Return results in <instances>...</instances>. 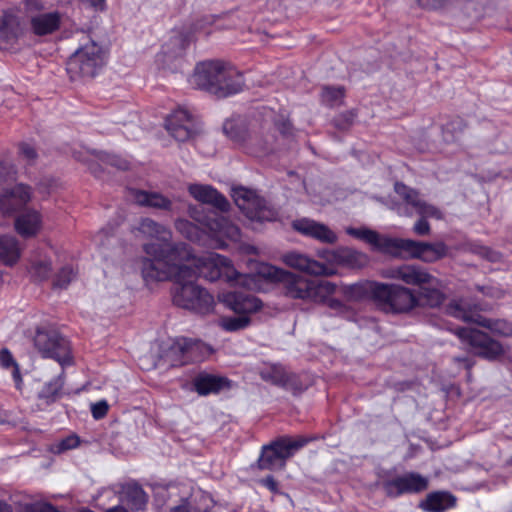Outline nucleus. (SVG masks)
Masks as SVG:
<instances>
[{
    "label": "nucleus",
    "mask_w": 512,
    "mask_h": 512,
    "mask_svg": "<svg viewBox=\"0 0 512 512\" xmlns=\"http://www.w3.org/2000/svg\"><path fill=\"white\" fill-rule=\"evenodd\" d=\"M189 260H147L143 269V279L146 284L173 280L172 299L175 305L199 314L211 313L215 305L214 298L195 282L196 271L185 263Z\"/></svg>",
    "instance_id": "f257e3e1"
},
{
    "label": "nucleus",
    "mask_w": 512,
    "mask_h": 512,
    "mask_svg": "<svg viewBox=\"0 0 512 512\" xmlns=\"http://www.w3.org/2000/svg\"><path fill=\"white\" fill-rule=\"evenodd\" d=\"M189 215L203 227L204 231L185 219H178L175 222V228L185 238L193 242H201L203 235L207 234L211 246L223 249L227 246L226 240L237 242L240 239L241 233L238 226L231 223L224 216L218 215L215 211H206L201 206H191Z\"/></svg>",
    "instance_id": "f03ea898"
},
{
    "label": "nucleus",
    "mask_w": 512,
    "mask_h": 512,
    "mask_svg": "<svg viewBox=\"0 0 512 512\" xmlns=\"http://www.w3.org/2000/svg\"><path fill=\"white\" fill-rule=\"evenodd\" d=\"M190 85L217 97H228L239 93L244 85L242 75L233 67L218 61L198 63L189 78Z\"/></svg>",
    "instance_id": "7ed1b4c3"
},
{
    "label": "nucleus",
    "mask_w": 512,
    "mask_h": 512,
    "mask_svg": "<svg viewBox=\"0 0 512 512\" xmlns=\"http://www.w3.org/2000/svg\"><path fill=\"white\" fill-rule=\"evenodd\" d=\"M286 297L315 303L324 300L329 294H341L347 301L354 298L356 286L338 285L324 279H313L290 271H286L281 282Z\"/></svg>",
    "instance_id": "20e7f679"
},
{
    "label": "nucleus",
    "mask_w": 512,
    "mask_h": 512,
    "mask_svg": "<svg viewBox=\"0 0 512 512\" xmlns=\"http://www.w3.org/2000/svg\"><path fill=\"white\" fill-rule=\"evenodd\" d=\"M138 231L143 235L156 239L158 242L146 243L143 246V250L146 257L141 259V274L143 275V269L145 261L150 260L158 262V259H162L163 262H172L174 260H187L192 256L191 248L185 243L172 244L171 238L172 233L165 226L155 222L150 218H143L139 222Z\"/></svg>",
    "instance_id": "39448f33"
},
{
    "label": "nucleus",
    "mask_w": 512,
    "mask_h": 512,
    "mask_svg": "<svg viewBox=\"0 0 512 512\" xmlns=\"http://www.w3.org/2000/svg\"><path fill=\"white\" fill-rule=\"evenodd\" d=\"M371 246L379 252L392 256L410 257L428 263L445 257L448 251L443 242H419L411 239L392 238L379 233Z\"/></svg>",
    "instance_id": "423d86ee"
},
{
    "label": "nucleus",
    "mask_w": 512,
    "mask_h": 512,
    "mask_svg": "<svg viewBox=\"0 0 512 512\" xmlns=\"http://www.w3.org/2000/svg\"><path fill=\"white\" fill-rule=\"evenodd\" d=\"M200 276L209 281L223 278L233 285H239L252 289L255 283V276L252 274H241L237 272L228 258L218 253L210 252L202 257L192 254L189 261L185 262Z\"/></svg>",
    "instance_id": "0eeeda50"
},
{
    "label": "nucleus",
    "mask_w": 512,
    "mask_h": 512,
    "mask_svg": "<svg viewBox=\"0 0 512 512\" xmlns=\"http://www.w3.org/2000/svg\"><path fill=\"white\" fill-rule=\"evenodd\" d=\"M385 277L401 280L408 285L419 286L418 304L437 307L444 301L439 280L426 269L416 265H402L385 272Z\"/></svg>",
    "instance_id": "6e6552de"
},
{
    "label": "nucleus",
    "mask_w": 512,
    "mask_h": 512,
    "mask_svg": "<svg viewBox=\"0 0 512 512\" xmlns=\"http://www.w3.org/2000/svg\"><path fill=\"white\" fill-rule=\"evenodd\" d=\"M106 62L107 51L97 42L87 38L70 56L67 72L71 79L92 78L98 74Z\"/></svg>",
    "instance_id": "1a4fd4ad"
},
{
    "label": "nucleus",
    "mask_w": 512,
    "mask_h": 512,
    "mask_svg": "<svg viewBox=\"0 0 512 512\" xmlns=\"http://www.w3.org/2000/svg\"><path fill=\"white\" fill-rule=\"evenodd\" d=\"M372 296L386 312H408L418 305L417 296L410 289L394 284H375Z\"/></svg>",
    "instance_id": "9d476101"
},
{
    "label": "nucleus",
    "mask_w": 512,
    "mask_h": 512,
    "mask_svg": "<svg viewBox=\"0 0 512 512\" xmlns=\"http://www.w3.org/2000/svg\"><path fill=\"white\" fill-rule=\"evenodd\" d=\"M336 254L337 249L335 250H328V249H322L317 252L318 257L323 259L325 262H319L310 256L292 251L289 253H286L283 256V262L295 269L299 270L301 272H304L309 275L313 276H323V277H330L336 274V270L334 269V263L336 260Z\"/></svg>",
    "instance_id": "9b49d317"
},
{
    "label": "nucleus",
    "mask_w": 512,
    "mask_h": 512,
    "mask_svg": "<svg viewBox=\"0 0 512 512\" xmlns=\"http://www.w3.org/2000/svg\"><path fill=\"white\" fill-rule=\"evenodd\" d=\"M446 312L457 319L486 328L498 336H512V323L504 319L487 318L468 307L466 301L462 299L451 301L446 306Z\"/></svg>",
    "instance_id": "f8f14e48"
},
{
    "label": "nucleus",
    "mask_w": 512,
    "mask_h": 512,
    "mask_svg": "<svg viewBox=\"0 0 512 512\" xmlns=\"http://www.w3.org/2000/svg\"><path fill=\"white\" fill-rule=\"evenodd\" d=\"M305 438L282 437L262 449L259 467L265 470L283 469L286 460L307 444Z\"/></svg>",
    "instance_id": "ddd939ff"
},
{
    "label": "nucleus",
    "mask_w": 512,
    "mask_h": 512,
    "mask_svg": "<svg viewBox=\"0 0 512 512\" xmlns=\"http://www.w3.org/2000/svg\"><path fill=\"white\" fill-rule=\"evenodd\" d=\"M232 197L237 207L250 221H273L277 217L276 211L253 190L236 187L232 190Z\"/></svg>",
    "instance_id": "4468645a"
},
{
    "label": "nucleus",
    "mask_w": 512,
    "mask_h": 512,
    "mask_svg": "<svg viewBox=\"0 0 512 512\" xmlns=\"http://www.w3.org/2000/svg\"><path fill=\"white\" fill-rule=\"evenodd\" d=\"M43 0H24L23 12L29 20L30 29L37 36L56 32L61 25L62 15L58 11L44 12Z\"/></svg>",
    "instance_id": "2eb2a0df"
},
{
    "label": "nucleus",
    "mask_w": 512,
    "mask_h": 512,
    "mask_svg": "<svg viewBox=\"0 0 512 512\" xmlns=\"http://www.w3.org/2000/svg\"><path fill=\"white\" fill-rule=\"evenodd\" d=\"M34 346L44 358H52L61 366L72 364L70 343L56 331L37 329Z\"/></svg>",
    "instance_id": "dca6fc26"
},
{
    "label": "nucleus",
    "mask_w": 512,
    "mask_h": 512,
    "mask_svg": "<svg viewBox=\"0 0 512 512\" xmlns=\"http://www.w3.org/2000/svg\"><path fill=\"white\" fill-rule=\"evenodd\" d=\"M395 192L405 201V203L414 209V212L421 216V219L418 220L413 230L418 235H427L430 232V225L426 221L425 218L431 217L440 219L441 213L440 211L430 205L427 204L419 195L417 191L412 188L407 187L403 183L397 182L395 184Z\"/></svg>",
    "instance_id": "f3484780"
},
{
    "label": "nucleus",
    "mask_w": 512,
    "mask_h": 512,
    "mask_svg": "<svg viewBox=\"0 0 512 512\" xmlns=\"http://www.w3.org/2000/svg\"><path fill=\"white\" fill-rule=\"evenodd\" d=\"M456 335L463 344L469 347L471 352L483 358L494 360L504 353V348L500 342L479 330L459 328L456 330Z\"/></svg>",
    "instance_id": "a211bd4d"
},
{
    "label": "nucleus",
    "mask_w": 512,
    "mask_h": 512,
    "mask_svg": "<svg viewBox=\"0 0 512 512\" xmlns=\"http://www.w3.org/2000/svg\"><path fill=\"white\" fill-rule=\"evenodd\" d=\"M209 348L202 342L187 338L177 339L166 353L171 366H181L189 362L202 361Z\"/></svg>",
    "instance_id": "6ab92c4d"
},
{
    "label": "nucleus",
    "mask_w": 512,
    "mask_h": 512,
    "mask_svg": "<svg viewBox=\"0 0 512 512\" xmlns=\"http://www.w3.org/2000/svg\"><path fill=\"white\" fill-rule=\"evenodd\" d=\"M427 478L414 472L406 473L383 483V489L388 497L396 498L404 494H414L426 490Z\"/></svg>",
    "instance_id": "aec40b11"
},
{
    "label": "nucleus",
    "mask_w": 512,
    "mask_h": 512,
    "mask_svg": "<svg viewBox=\"0 0 512 512\" xmlns=\"http://www.w3.org/2000/svg\"><path fill=\"white\" fill-rule=\"evenodd\" d=\"M32 199V190L28 185L19 183L13 187H6L0 191V213L12 215Z\"/></svg>",
    "instance_id": "412c9836"
},
{
    "label": "nucleus",
    "mask_w": 512,
    "mask_h": 512,
    "mask_svg": "<svg viewBox=\"0 0 512 512\" xmlns=\"http://www.w3.org/2000/svg\"><path fill=\"white\" fill-rule=\"evenodd\" d=\"M165 127L176 140L186 141L192 136L195 121L188 110L178 108L166 118Z\"/></svg>",
    "instance_id": "4be33fe9"
},
{
    "label": "nucleus",
    "mask_w": 512,
    "mask_h": 512,
    "mask_svg": "<svg viewBox=\"0 0 512 512\" xmlns=\"http://www.w3.org/2000/svg\"><path fill=\"white\" fill-rule=\"evenodd\" d=\"M292 228L303 236L326 244H334L338 237L327 225L310 218H300L292 222Z\"/></svg>",
    "instance_id": "5701e85b"
},
{
    "label": "nucleus",
    "mask_w": 512,
    "mask_h": 512,
    "mask_svg": "<svg viewBox=\"0 0 512 512\" xmlns=\"http://www.w3.org/2000/svg\"><path fill=\"white\" fill-rule=\"evenodd\" d=\"M218 300L227 308L239 315L249 316L257 312L261 307V301L250 294L227 292L219 294Z\"/></svg>",
    "instance_id": "b1692460"
},
{
    "label": "nucleus",
    "mask_w": 512,
    "mask_h": 512,
    "mask_svg": "<svg viewBox=\"0 0 512 512\" xmlns=\"http://www.w3.org/2000/svg\"><path fill=\"white\" fill-rule=\"evenodd\" d=\"M43 227V216L35 209H27L14 222L15 231L23 238L35 237Z\"/></svg>",
    "instance_id": "393cba45"
},
{
    "label": "nucleus",
    "mask_w": 512,
    "mask_h": 512,
    "mask_svg": "<svg viewBox=\"0 0 512 512\" xmlns=\"http://www.w3.org/2000/svg\"><path fill=\"white\" fill-rule=\"evenodd\" d=\"M190 195L197 201L210 204L220 211H227L229 202L210 185L192 184L188 187Z\"/></svg>",
    "instance_id": "a878e982"
},
{
    "label": "nucleus",
    "mask_w": 512,
    "mask_h": 512,
    "mask_svg": "<svg viewBox=\"0 0 512 512\" xmlns=\"http://www.w3.org/2000/svg\"><path fill=\"white\" fill-rule=\"evenodd\" d=\"M193 386L199 395L205 396L230 387V381L225 377L203 372L193 379Z\"/></svg>",
    "instance_id": "bb28decb"
},
{
    "label": "nucleus",
    "mask_w": 512,
    "mask_h": 512,
    "mask_svg": "<svg viewBox=\"0 0 512 512\" xmlns=\"http://www.w3.org/2000/svg\"><path fill=\"white\" fill-rule=\"evenodd\" d=\"M22 246L19 240L10 234L0 235V262L12 267L18 263L22 255Z\"/></svg>",
    "instance_id": "cd10ccee"
},
{
    "label": "nucleus",
    "mask_w": 512,
    "mask_h": 512,
    "mask_svg": "<svg viewBox=\"0 0 512 512\" xmlns=\"http://www.w3.org/2000/svg\"><path fill=\"white\" fill-rule=\"evenodd\" d=\"M368 256L362 252L347 247L337 249L334 266H341L350 269H359L367 265Z\"/></svg>",
    "instance_id": "c85d7f7f"
},
{
    "label": "nucleus",
    "mask_w": 512,
    "mask_h": 512,
    "mask_svg": "<svg viewBox=\"0 0 512 512\" xmlns=\"http://www.w3.org/2000/svg\"><path fill=\"white\" fill-rule=\"evenodd\" d=\"M455 497L447 492H433L427 495L419 507L425 512H444L455 505Z\"/></svg>",
    "instance_id": "c756f323"
},
{
    "label": "nucleus",
    "mask_w": 512,
    "mask_h": 512,
    "mask_svg": "<svg viewBox=\"0 0 512 512\" xmlns=\"http://www.w3.org/2000/svg\"><path fill=\"white\" fill-rule=\"evenodd\" d=\"M129 197L135 203L141 206L168 210L171 207V201L163 195L156 192H147L142 190H130Z\"/></svg>",
    "instance_id": "7c9ffc66"
},
{
    "label": "nucleus",
    "mask_w": 512,
    "mask_h": 512,
    "mask_svg": "<svg viewBox=\"0 0 512 512\" xmlns=\"http://www.w3.org/2000/svg\"><path fill=\"white\" fill-rule=\"evenodd\" d=\"M123 500L132 510H142L145 508L148 497L144 490L137 484H128L123 489Z\"/></svg>",
    "instance_id": "2f4dec72"
},
{
    "label": "nucleus",
    "mask_w": 512,
    "mask_h": 512,
    "mask_svg": "<svg viewBox=\"0 0 512 512\" xmlns=\"http://www.w3.org/2000/svg\"><path fill=\"white\" fill-rule=\"evenodd\" d=\"M261 378L274 385L285 386L289 382V374L278 364H266L260 369Z\"/></svg>",
    "instance_id": "473e14b6"
},
{
    "label": "nucleus",
    "mask_w": 512,
    "mask_h": 512,
    "mask_svg": "<svg viewBox=\"0 0 512 512\" xmlns=\"http://www.w3.org/2000/svg\"><path fill=\"white\" fill-rule=\"evenodd\" d=\"M1 33L6 37H17L23 32V22L14 11H7L3 15Z\"/></svg>",
    "instance_id": "72a5a7b5"
},
{
    "label": "nucleus",
    "mask_w": 512,
    "mask_h": 512,
    "mask_svg": "<svg viewBox=\"0 0 512 512\" xmlns=\"http://www.w3.org/2000/svg\"><path fill=\"white\" fill-rule=\"evenodd\" d=\"M185 47L186 41L180 36H175L171 39L169 44L163 47L162 52L157 55V61L164 63L166 58L170 61L173 58L181 56Z\"/></svg>",
    "instance_id": "f704fd0d"
},
{
    "label": "nucleus",
    "mask_w": 512,
    "mask_h": 512,
    "mask_svg": "<svg viewBox=\"0 0 512 512\" xmlns=\"http://www.w3.org/2000/svg\"><path fill=\"white\" fill-rule=\"evenodd\" d=\"M335 294H329L324 300L315 301V304H325L335 315L346 319H352L354 312L352 308L345 302L334 298Z\"/></svg>",
    "instance_id": "c9c22d12"
},
{
    "label": "nucleus",
    "mask_w": 512,
    "mask_h": 512,
    "mask_svg": "<svg viewBox=\"0 0 512 512\" xmlns=\"http://www.w3.org/2000/svg\"><path fill=\"white\" fill-rule=\"evenodd\" d=\"M251 319L247 315L226 316L219 320V326L227 332H236L247 328Z\"/></svg>",
    "instance_id": "e433bc0d"
},
{
    "label": "nucleus",
    "mask_w": 512,
    "mask_h": 512,
    "mask_svg": "<svg viewBox=\"0 0 512 512\" xmlns=\"http://www.w3.org/2000/svg\"><path fill=\"white\" fill-rule=\"evenodd\" d=\"M286 270L275 267L268 263H258L256 266V275L263 279H267L270 281L279 282L281 284L282 279Z\"/></svg>",
    "instance_id": "4c0bfd02"
},
{
    "label": "nucleus",
    "mask_w": 512,
    "mask_h": 512,
    "mask_svg": "<svg viewBox=\"0 0 512 512\" xmlns=\"http://www.w3.org/2000/svg\"><path fill=\"white\" fill-rule=\"evenodd\" d=\"M0 365L5 369H11L13 379L17 384L21 382L19 366L8 349L0 351Z\"/></svg>",
    "instance_id": "58836bf2"
},
{
    "label": "nucleus",
    "mask_w": 512,
    "mask_h": 512,
    "mask_svg": "<svg viewBox=\"0 0 512 512\" xmlns=\"http://www.w3.org/2000/svg\"><path fill=\"white\" fill-rule=\"evenodd\" d=\"M344 96L342 87H329L326 86L322 89L321 99L322 102L329 106L338 105L341 103Z\"/></svg>",
    "instance_id": "ea45409f"
},
{
    "label": "nucleus",
    "mask_w": 512,
    "mask_h": 512,
    "mask_svg": "<svg viewBox=\"0 0 512 512\" xmlns=\"http://www.w3.org/2000/svg\"><path fill=\"white\" fill-rule=\"evenodd\" d=\"M273 143V136L269 135L265 138V140L260 142V140L257 137H250L249 138V153L260 157L267 153L270 149V146Z\"/></svg>",
    "instance_id": "a19ab883"
},
{
    "label": "nucleus",
    "mask_w": 512,
    "mask_h": 512,
    "mask_svg": "<svg viewBox=\"0 0 512 512\" xmlns=\"http://www.w3.org/2000/svg\"><path fill=\"white\" fill-rule=\"evenodd\" d=\"M224 133L234 141L244 140V131L241 129L239 122L235 119H228L223 124Z\"/></svg>",
    "instance_id": "79ce46f5"
},
{
    "label": "nucleus",
    "mask_w": 512,
    "mask_h": 512,
    "mask_svg": "<svg viewBox=\"0 0 512 512\" xmlns=\"http://www.w3.org/2000/svg\"><path fill=\"white\" fill-rule=\"evenodd\" d=\"M346 233L357 239L363 240L372 245V242L377 239V232L368 228H353L348 227Z\"/></svg>",
    "instance_id": "37998d69"
},
{
    "label": "nucleus",
    "mask_w": 512,
    "mask_h": 512,
    "mask_svg": "<svg viewBox=\"0 0 512 512\" xmlns=\"http://www.w3.org/2000/svg\"><path fill=\"white\" fill-rule=\"evenodd\" d=\"M80 443L79 437L77 435H69L66 438L60 440L58 443L52 446V451L54 453H62L64 451L76 448Z\"/></svg>",
    "instance_id": "c03bdc74"
},
{
    "label": "nucleus",
    "mask_w": 512,
    "mask_h": 512,
    "mask_svg": "<svg viewBox=\"0 0 512 512\" xmlns=\"http://www.w3.org/2000/svg\"><path fill=\"white\" fill-rule=\"evenodd\" d=\"M16 180V170L10 164L0 163V186H8Z\"/></svg>",
    "instance_id": "a18cd8bd"
},
{
    "label": "nucleus",
    "mask_w": 512,
    "mask_h": 512,
    "mask_svg": "<svg viewBox=\"0 0 512 512\" xmlns=\"http://www.w3.org/2000/svg\"><path fill=\"white\" fill-rule=\"evenodd\" d=\"M74 277L75 273L73 268L70 266H65L56 275L54 285L59 288H65L73 280Z\"/></svg>",
    "instance_id": "49530a36"
},
{
    "label": "nucleus",
    "mask_w": 512,
    "mask_h": 512,
    "mask_svg": "<svg viewBox=\"0 0 512 512\" xmlns=\"http://www.w3.org/2000/svg\"><path fill=\"white\" fill-rule=\"evenodd\" d=\"M50 271H51V262L46 261V260L35 263L31 267L32 275L40 280L48 278Z\"/></svg>",
    "instance_id": "de8ad7c7"
},
{
    "label": "nucleus",
    "mask_w": 512,
    "mask_h": 512,
    "mask_svg": "<svg viewBox=\"0 0 512 512\" xmlns=\"http://www.w3.org/2000/svg\"><path fill=\"white\" fill-rule=\"evenodd\" d=\"M62 387L63 380L61 377H58L45 385L42 394L47 398H55L60 393Z\"/></svg>",
    "instance_id": "09e8293b"
},
{
    "label": "nucleus",
    "mask_w": 512,
    "mask_h": 512,
    "mask_svg": "<svg viewBox=\"0 0 512 512\" xmlns=\"http://www.w3.org/2000/svg\"><path fill=\"white\" fill-rule=\"evenodd\" d=\"M109 410V404L106 400H99L95 403H91L90 405V411L92 414V417L95 420H100L104 418Z\"/></svg>",
    "instance_id": "8fccbe9b"
},
{
    "label": "nucleus",
    "mask_w": 512,
    "mask_h": 512,
    "mask_svg": "<svg viewBox=\"0 0 512 512\" xmlns=\"http://www.w3.org/2000/svg\"><path fill=\"white\" fill-rule=\"evenodd\" d=\"M19 155L28 164L34 163L37 158V152L35 148L28 143H21L19 146Z\"/></svg>",
    "instance_id": "3c124183"
},
{
    "label": "nucleus",
    "mask_w": 512,
    "mask_h": 512,
    "mask_svg": "<svg viewBox=\"0 0 512 512\" xmlns=\"http://www.w3.org/2000/svg\"><path fill=\"white\" fill-rule=\"evenodd\" d=\"M27 512H59L55 507L48 503H37L28 507Z\"/></svg>",
    "instance_id": "603ef678"
},
{
    "label": "nucleus",
    "mask_w": 512,
    "mask_h": 512,
    "mask_svg": "<svg viewBox=\"0 0 512 512\" xmlns=\"http://www.w3.org/2000/svg\"><path fill=\"white\" fill-rule=\"evenodd\" d=\"M108 162L110 165L115 166L118 169H122V170L128 169V167H129V162L127 160L120 159L117 156L109 157Z\"/></svg>",
    "instance_id": "864d4df0"
},
{
    "label": "nucleus",
    "mask_w": 512,
    "mask_h": 512,
    "mask_svg": "<svg viewBox=\"0 0 512 512\" xmlns=\"http://www.w3.org/2000/svg\"><path fill=\"white\" fill-rule=\"evenodd\" d=\"M213 21V18L212 17H206L202 20H200L196 25H195V30L196 31H202L204 32L205 34H209L210 33V30H207L206 29V24H211Z\"/></svg>",
    "instance_id": "5fc2aeb1"
},
{
    "label": "nucleus",
    "mask_w": 512,
    "mask_h": 512,
    "mask_svg": "<svg viewBox=\"0 0 512 512\" xmlns=\"http://www.w3.org/2000/svg\"><path fill=\"white\" fill-rule=\"evenodd\" d=\"M443 0H418L419 5L424 8H437Z\"/></svg>",
    "instance_id": "6e6d98bb"
},
{
    "label": "nucleus",
    "mask_w": 512,
    "mask_h": 512,
    "mask_svg": "<svg viewBox=\"0 0 512 512\" xmlns=\"http://www.w3.org/2000/svg\"><path fill=\"white\" fill-rule=\"evenodd\" d=\"M264 485L269 488L271 491L277 490V482L274 480L273 477L268 476L263 480Z\"/></svg>",
    "instance_id": "4d7b16f0"
},
{
    "label": "nucleus",
    "mask_w": 512,
    "mask_h": 512,
    "mask_svg": "<svg viewBox=\"0 0 512 512\" xmlns=\"http://www.w3.org/2000/svg\"><path fill=\"white\" fill-rule=\"evenodd\" d=\"M83 3H86L89 6L102 9L104 5V0H81Z\"/></svg>",
    "instance_id": "13d9d810"
},
{
    "label": "nucleus",
    "mask_w": 512,
    "mask_h": 512,
    "mask_svg": "<svg viewBox=\"0 0 512 512\" xmlns=\"http://www.w3.org/2000/svg\"><path fill=\"white\" fill-rule=\"evenodd\" d=\"M486 257L491 261H497L500 259V254L494 251L486 249Z\"/></svg>",
    "instance_id": "bf43d9fd"
},
{
    "label": "nucleus",
    "mask_w": 512,
    "mask_h": 512,
    "mask_svg": "<svg viewBox=\"0 0 512 512\" xmlns=\"http://www.w3.org/2000/svg\"><path fill=\"white\" fill-rule=\"evenodd\" d=\"M171 512H190L187 503L174 507Z\"/></svg>",
    "instance_id": "052dcab7"
},
{
    "label": "nucleus",
    "mask_w": 512,
    "mask_h": 512,
    "mask_svg": "<svg viewBox=\"0 0 512 512\" xmlns=\"http://www.w3.org/2000/svg\"><path fill=\"white\" fill-rule=\"evenodd\" d=\"M0 512H12V509L8 504L0 502Z\"/></svg>",
    "instance_id": "680f3d73"
},
{
    "label": "nucleus",
    "mask_w": 512,
    "mask_h": 512,
    "mask_svg": "<svg viewBox=\"0 0 512 512\" xmlns=\"http://www.w3.org/2000/svg\"><path fill=\"white\" fill-rule=\"evenodd\" d=\"M106 512H128V511L122 506H115V507L109 508Z\"/></svg>",
    "instance_id": "e2e57ef3"
},
{
    "label": "nucleus",
    "mask_w": 512,
    "mask_h": 512,
    "mask_svg": "<svg viewBox=\"0 0 512 512\" xmlns=\"http://www.w3.org/2000/svg\"><path fill=\"white\" fill-rule=\"evenodd\" d=\"M246 251H247V253L258 254V250L254 246H247Z\"/></svg>",
    "instance_id": "0e129e2a"
},
{
    "label": "nucleus",
    "mask_w": 512,
    "mask_h": 512,
    "mask_svg": "<svg viewBox=\"0 0 512 512\" xmlns=\"http://www.w3.org/2000/svg\"><path fill=\"white\" fill-rule=\"evenodd\" d=\"M457 361H463L466 365L467 368H470V364H469V361L467 359H460V358H457Z\"/></svg>",
    "instance_id": "69168bd1"
}]
</instances>
